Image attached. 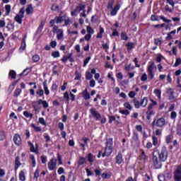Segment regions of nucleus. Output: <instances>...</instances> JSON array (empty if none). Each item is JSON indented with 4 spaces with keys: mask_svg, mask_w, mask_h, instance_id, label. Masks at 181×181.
Wrapping results in <instances>:
<instances>
[{
    "mask_svg": "<svg viewBox=\"0 0 181 181\" xmlns=\"http://www.w3.org/2000/svg\"><path fill=\"white\" fill-rule=\"evenodd\" d=\"M168 155L169 152L165 146L162 147L160 151H155L153 153V163L156 169L160 168V162H165L168 159Z\"/></svg>",
    "mask_w": 181,
    "mask_h": 181,
    "instance_id": "nucleus-1",
    "label": "nucleus"
},
{
    "mask_svg": "<svg viewBox=\"0 0 181 181\" xmlns=\"http://www.w3.org/2000/svg\"><path fill=\"white\" fill-rule=\"evenodd\" d=\"M112 153V140L110 139L106 144V148L105 152L102 154L103 158L104 156H110Z\"/></svg>",
    "mask_w": 181,
    "mask_h": 181,
    "instance_id": "nucleus-2",
    "label": "nucleus"
},
{
    "mask_svg": "<svg viewBox=\"0 0 181 181\" xmlns=\"http://www.w3.org/2000/svg\"><path fill=\"white\" fill-rule=\"evenodd\" d=\"M53 33H57V39L58 40H63L64 35L63 34V29L59 28V27L54 25L52 29Z\"/></svg>",
    "mask_w": 181,
    "mask_h": 181,
    "instance_id": "nucleus-3",
    "label": "nucleus"
},
{
    "mask_svg": "<svg viewBox=\"0 0 181 181\" xmlns=\"http://www.w3.org/2000/svg\"><path fill=\"white\" fill-rule=\"evenodd\" d=\"M165 124L166 120L163 117L155 119L153 122V125H154L155 127H158V128H163V127H165Z\"/></svg>",
    "mask_w": 181,
    "mask_h": 181,
    "instance_id": "nucleus-4",
    "label": "nucleus"
},
{
    "mask_svg": "<svg viewBox=\"0 0 181 181\" xmlns=\"http://www.w3.org/2000/svg\"><path fill=\"white\" fill-rule=\"evenodd\" d=\"M147 70L150 78H153V77H155V71H156V66H155V63L151 62V64L148 66Z\"/></svg>",
    "mask_w": 181,
    "mask_h": 181,
    "instance_id": "nucleus-5",
    "label": "nucleus"
},
{
    "mask_svg": "<svg viewBox=\"0 0 181 181\" xmlns=\"http://www.w3.org/2000/svg\"><path fill=\"white\" fill-rule=\"evenodd\" d=\"M25 14V8H21L18 14L15 17V21L17 23L22 25V19H23V15Z\"/></svg>",
    "mask_w": 181,
    "mask_h": 181,
    "instance_id": "nucleus-6",
    "label": "nucleus"
},
{
    "mask_svg": "<svg viewBox=\"0 0 181 181\" xmlns=\"http://www.w3.org/2000/svg\"><path fill=\"white\" fill-rule=\"evenodd\" d=\"M175 181H181V165H178L174 172Z\"/></svg>",
    "mask_w": 181,
    "mask_h": 181,
    "instance_id": "nucleus-7",
    "label": "nucleus"
},
{
    "mask_svg": "<svg viewBox=\"0 0 181 181\" xmlns=\"http://www.w3.org/2000/svg\"><path fill=\"white\" fill-rule=\"evenodd\" d=\"M57 166V160L56 158H52L48 163L49 170H54Z\"/></svg>",
    "mask_w": 181,
    "mask_h": 181,
    "instance_id": "nucleus-8",
    "label": "nucleus"
},
{
    "mask_svg": "<svg viewBox=\"0 0 181 181\" xmlns=\"http://www.w3.org/2000/svg\"><path fill=\"white\" fill-rule=\"evenodd\" d=\"M66 21V16L56 17L54 20L50 21L51 26H53V24L55 23H63Z\"/></svg>",
    "mask_w": 181,
    "mask_h": 181,
    "instance_id": "nucleus-9",
    "label": "nucleus"
},
{
    "mask_svg": "<svg viewBox=\"0 0 181 181\" xmlns=\"http://www.w3.org/2000/svg\"><path fill=\"white\" fill-rule=\"evenodd\" d=\"M85 8L86 7L84 6H77L74 11L71 12V16H77V15H78V13H80L83 9H85Z\"/></svg>",
    "mask_w": 181,
    "mask_h": 181,
    "instance_id": "nucleus-10",
    "label": "nucleus"
},
{
    "mask_svg": "<svg viewBox=\"0 0 181 181\" xmlns=\"http://www.w3.org/2000/svg\"><path fill=\"white\" fill-rule=\"evenodd\" d=\"M90 112L91 115L94 117V118H95L97 121H100V119H101V115H100V113H98V112H97L95 109L94 108L90 109Z\"/></svg>",
    "mask_w": 181,
    "mask_h": 181,
    "instance_id": "nucleus-11",
    "label": "nucleus"
},
{
    "mask_svg": "<svg viewBox=\"0 0 181 181\" xmlns=\"http://www.w3.org/2000/svg\"><path fill=\"white\" fill-rule=\"evenodd\" d=\"M120 8L121 6H119V4H117L116 6H115L114 8H110V16H115L117 13H118V11H119Z\"/></svg>",
    "mask_w": 181,
    "mask_h": 181,
    "instance_id": "nucleus-12",
    "label": "nucleus"
},
{
    "mask_svg": "<svg viewBox=\"0 0 181 181\" xmlns=\"http://www.w3.org/2000/svg\"><path fill=\"white\" fill-rule=\"evenodd\" d=\"M13 142L17 146L22 144V139L19 134H15L13 136Z\"/></svg>",
    "mask_w": 181,
    "mask_h": 181,
    "instance_id": "nucleus-13",
    "label": "nucleus"
},
{
    "mask_svg": "<svg viewBox=\"0 0 181 181\" xmlns=\"http://www.w3.org/2000/svg\"><path fill=\"white\" fill-rule=\"evenodd\" d=\"M139 160H140V163H145V162L148 160V156L145 155V152L141 151V153L139 157Z\"/></svg>",
    "mask_w": 181,
    "mask_h": 181,
    "instance_id": "nucleus-14",
    "label": "nucleus"
},
{
    "mask_svg": "<svg viewBox=\"0 0 181 181\" xmlns=\"http://www.w3.org/2000/svg\"><path fill=\"white\" fill-rule=\"evenodd\" d=\"M28 146L30 147V152H33L34 153H38L39 151L37 150V147H35L33 144H32L30 141L28 142Z\"/></svg>",
    "mask_w": 181,
    "mask_h": 181,
    "instance_id": "nucleus-15",
    "label": "nucleus"
},
{
    "mask_svg": "<svg viewBox=\"0 0 181 181\" xmlns=\"http://www.w3.org/2000/svg\"><path fill=\"white\" fill-rule=\"evenodd\" d=\"M82 97L87 101L91 98V96L90 95V93H88V90L87 89H85L82 92Z\"/></svg>",
    "mask_w": 181,
    "mask_h": 181,
    "instance_id": "nucleus-16",
    "label": "nucleus"
},
{
    "mask_svg": "<svg viewBox=\"0 0 181 181\" xmlns=\"http://www.w3.org/2000/svg\"><path fill=\"white\" fill-rule=\"evenodd\" d=\"M122 162H124V159L122 158V154L119 153L116 156V163H117V165H121V163H122Z\"/></svg>",
    "mask_w": 181,
    "mask_h": 181,
    "instance_id": "nucleus-17",
    "label": "nucleus"
},
{
    "mask_svg": "<svg viewBox=\"0 0 181 181\" xmlns=\"http://www.w3.org/2000/svg\"><path fill=\"white\" fill-rule=\"evenodd\" d=\"M30 162L32 163L33 168H35L36 166V159L35 158V156H30Z\"/></svg>",
    "mask_w": 181,
    "mask_h": 181,
    "instance_id": "nucleus-18",
    "label": "nucleus"
},
{
    "mask_svg": "<svg viewBox=\"0 0 181 181\" xmlns=\"http://www.w3.org/2000/svg\"><path fill=\"white\" fill-rule=\"evenodd\" d=\"M38 104H42V107L44 108H48L49 107V103L46 100H42V99H40L38 100Z\"/></svg>",
    "mask_w": 181,
    "mask_h": 181,
    "instance_id": "nucleus-19",
    "label": "nucleus"
},
{
    "mask_svg": "<svg viewBox=\"0 0 181 181\" xmlns=\"http://www.w3.org/2000/svg\"><path fill=\"white\" fill-rule=\"evenodd\" d=\"M111 177V173L105 172L102 173V179H110Z\"/></svg>",
    "mask_w": 181,
    "mask_h": 181,
    "instance_id": "nucleus-20",
    "label": "nucleus"
},
{
    "mask_svg": "<svg viewBox=\"0 0 181 181\" xmlns=\"http://www.w3.org/2000/svg\"><path fill=\"white\" fill-rule=\"evenodd\" d=\"M140 105L141 107H146L148 105V98H144L140 103Z\"/></svg>",
    "mask_w": 181,
    "mask_h": 181,
    "instance_id": "nucleus-21",
    "label": "nucleus"
},
{
    "mask_svg": "<svg viewBox=\"0 0 181 181\" xmlns=\"http://www.w3.org/2000/svg\"><path fill=\"white\" fill-rule=\"evenodd\" d=\"M154 94H155V95H156V97H158V100H160L161 94H162V92L160 91V90L155 89L154 90Z\"/></svg>",
    "mask_w": 181,
    "mask_h": 181,
    "instance_id": "nucleus-22",
    "label": "nucleus"
},
{
    "mask_svg": "<svg viewBox=\"0 0 181 181\" xmlns=\"http://www.w3.org/2000/svg\"><path fill=\"white\" fill-rule=\"evenodd\" d=\"M30 71H32V67L27 68L23 71L21 76H28Z\"/></svg>",
    "mask_w": 181,
    "mask_h": 181,
    "instance_id": "nucleus-23",
    "label": "nucleus"
},
{
    "mask_svg": "<svg viewBox=\"0 0 181 181\" xmlns=\"http://www.w3.org/2000/svg\"><path fill=\"white\" fill-rule=\"evenodd\" d=\"M19 179L21 181H25L26 180V177L25 176V171L20 172Z\"/></svg>",
    "mask_w": 181,
    "mask_h": 181,
    "instance_id": "nucleus-24",
    "label": "nucleus"
},
{
    "mask_svg": "<svg viewBox=\"0 0 181 181\" xmlns=\"http://www.w3.org/2000/svg\"><path fill=\"white\" fill-rule=\"evenodd\" d=\"M177 117V113H176V112L173 111L170 113V119H172L173 121H176V118Z\"/></svg>",
    "mask_w": 181,
    "mask_h": 181,
    "instance_id": "nucleus-25",
    "label": "nucleus"
},
{
    "mask_svg": "<svg viewBox=\"0 0 181 181\" xmlns=\"http://www.w3.org/2000/svg\"><path fill=\"white\" fill-rule=\"evenodd\" d=\"M33 7H32V5H29L26 8V13L27 15H30V13H33Z\"/></svg>",
    "mask_w": 181,
    "mask_h": 181,
    "instance_id": "nucleus-26",
    "label": "nucleus"
},
{
    "mask_svg": "<svg viewBox=\"0 0 181 181\" xmlns=\"http://www.w3.org/2000/svg\"><path fill=\"white\" fill-rule=\"evenodd\" d=\"M43 86H44L45 94L46 95H49V94H50V91L49 90V88L47 87V85H46L45 82L43 83Z\"/></svg>",
    "mask_w": 181,
    "mask_h": 181,
    "instance_id": "nucleus-27",
    "label": "nucleus"
},
{
    "mask_svg": "<svg viewBox=\"0 0 181 181\" xmlns=\"http://www.w3.org/2000/svg\"><path fill=\"white\" fill-rule=\"evenodd\" d=\"M172 139H173V136H172V135L166 136V137H165L166 144H171L172 143Z\"/></svg>",
    "mask_w": 181,
    "mask_h": 181,
    "instance_id": "nucleus-28",
    "label": "nucleus"
},
{
    "mask_svg": "<svg viewBox=\"0 0 181 181\" xmlns=\"http://www.w3.org/2000/svg\"><path fill=\"white\" fill-rule=\"evenodd\" d=\"M103 35H104V28H100V32L98 33L96 37H98V39H101L103 37Z\"/></svg>",
    "mask_w": 181,
    "mask_h": 181,
    "instance_id": "nucleus-29",
    "label": "nucleus"
},
{
    "mask_svg": "<svg viewBox=\"0 0 181 181\" xmlns=\"http://www.w3.org/2000/svg\"><path fill=\"white\" fill-rule=\"evenodd\" d=\"M127 50L128 52L132 50L133 47H134L135 44H134V42H128L127 45Z\"/></svg>",
    "mask_w": 181,
    "mask_h": 181,
    "instance_id": "nucleus-30",
    "label": "nucleus"
},
{
    "mask_svg": "<svg viewBox=\"0 0 181 181\" xmlns=\"http://www.w3.org/2000/svg\"><path fill=\"white\" fill-rule=\"evenodd\" d=\"M32 59L34 63H37V62L40 60V57L38 54H35L34 56H33Z\"/></svg>",
    "mask_w": 181,
    "mask_h": 181,
    "instance_id": "nucleus-31",
    "label": "nucleus"
},
{
    "mask_svg": "<svg viewBox=\"0 0 181 181\" xmlns=\"http://www.w3.org/2000/svg\"><path fill=\"white\" fill-rule=\"evenodd\" d=\"M64 22V25L63 26H69V25H71L73 23V22L70 20V18H66V17Z\"/></svg>",
    "mask_w": 181,
    "mask_h": 181,
    "instance_id": "nucleus-32",
    "label": "nucleus"
},
{
    "mask_svg": "<svg viewBox=\"0 0 181 181\" xmlns=\"http://www.w3.org/2000/svg\"><path fill=\"white\" fill-rule=\"evenodd\" d=\"M6 15L8 16L11 13V5L7 4L5 6Z\"/></svg>",
    "mask_w": 181,
    "mask_h": 181,
    "instance_id": "nucleus-33",
    "label": "nucleus"
},
{
    "mask_svg": "<svg viewBox=\"0 0 181 181\" xmlns=\"http://www.w3.org/2000/svg\"><path fill=\"white\" fill-rule=\"evenodd\" d=\"M124 108H127V110H132V105L129 103V102H126L124 103Z\"/></svg>",
    "mask_w": 181,
    "mask_h": 181,
    "instance_id": "nucleus-34",
    "label": "nucleus"
},
{
    "mask_svg": "<svg viewBox=\"0 0 181 181\" xmlns=\"http://www.w3.org/2000/svg\"><path fill=\"white\" fill-rule=\"evenodd\" d=\"M8 75L10 77H11V78H16V72H15L13 70L10 71Z\"/></svg>",
    "mask_w": 181,
    "mask_h": 181,
    "instance_id": "nucleus-35",
    "label": "nucleus"
},
{
    "mask_svg": "<svg viewBox=\"0 0 181 181\" xmlns=\"http://www.w3.org/2000/svg\"><path fill=\"white\" fill-rule=\"evenodd\" d=\"M86 30L88 35H94V30L91 27L87 26Z\"/></svg>",
    "mask_w": 181,
    "mask_h": 181,
    "instance_id": "nucleus-36",
    "label": "nucleus"
},
{
    "mask_svg": "<svg viewBox=\"0 0 181 181\" xmlns=\"http://www.w3.org/2000/svg\"><path fill=\"white\" fill-rule=\"evenodd\" d=\"M125 70L127 71H131L134 70V66H132L131 64H127V65H125Z\"/></svg>",
    "mask_w": 181,
    "mask_h": 181,
    "instance_id": "nucleus-37",
    "label": "nucleus"
},
{
    "mask_svg": "<svg viewBox=\"0 0 181 181\" xmlns=\"http://www.w3.org/2000/svg\"><path fill=\"white\" fill-rule=\"evenodd\" d=\"M31 127L32 128H33L35 129V131H36L37 132H40V131H42V128H40V127H37L36 125H35V124H31Z\"/></svg>",
    "mask_w": 181,
    "mask_h": 181,
    "instance_id": "nucleus-38",
    "label": "nucleus"
},
{
    "mask_svg": "<svg viewBox=\"0 0 181 181\" xmlns=\"http://www.w3.org/2000/svg\"><path fill=\"white\" fill-rule=\"evenodd\" d=\"M39 173H40V170H39V168H37L34 173V179H38Z\"/></svg>",
    "mask_w": 181,
    "mask_h": 181,
    "instance_id": "nucleus-39",
    "label": "nucleus"
},
{
    "mask_svg": "<svg viewBox=\"0 0 181 181\" xmlns=\"http://www.w3.org/2000/svg\"><path fill=\"white\" fill-rule=\"evenodd\" d=\"M25 49H26V41L25 39H23L20 47V50H24Z\"/></svg>",
    "mask_w": 181,
    "mask_h": 181,
    "instance_id": "nucleus-40",
    "label": "nucleus"
},
{
    "mask_svg": "<svg viewBox=\"0 0 181 181\" xmlns=\"http://www.w3.org/2000/svg\"><path fill=\"white\" fill-rule=\"evenodd\" d=\"M114 6V0H110L107 4V9H112Z\"/></svg>",
    "mask_w": 181,
    "mask_h": 181,
    "instance_id": "nucleus-41",
    "label": "nucleus"
},
{
    "mask_svg": "<svg viewBox=\"0 0 181 181\" xmlns=\"http://www.w3.org/2000/svg\"><path fill=\"white\" fill-rule=\"evenodd\" d=\"M78 163V165H84V163H86V158H84V157H79Z\"/></svg>",
    "mask_w": 181,
    "mask_h": 181,
    "instance_id": "nucleus-42",
    "label": "nucleus"
},
{
    "mask_svg": "<svg viewBox=\"0 0 181 181\" xmlns=\"http://www.w3.org/2000/svg\"><path fill=\"white\" fill-rule=\"evenodd\" d=\"M23 115L25 116L26 118H32V117H33V115L28 111H25Z\"/></svg>",
    "mask_w": 181,
    "mask_h": 181,
    "instance_id": "nucleus-43",
    "label": "nucleus"
},
{
    "mask_svg": "<svg viewBox=\"0 0 181 181\" xmlns=\"http://www.w3.org/2000/svg\"><path fill=\"white\" fill-rule=\"evenodd\" d=\"M52 57L57 58L60 57V52L59 51H55L52 53Z\"/></svg>",
    "mask_w": 181,
    "mask_h": 181,
    "instance_id": "nucleus-44",
    "label": "nucleus"
},
{
    "mask_svg": "<svg viewBox=\"0 0 181 181\" xmlns=\"http://www.w3.org/2000/svg\"><path fill=\"white\" fill-rule=\"evenodd\" d=\"M21 93H22V90H21V88H17V89L14 91V96H15V97H18V95H21Z\"/></svg>",
    "mask_w": 181,
    "mask_h": 181,
    "instance_id": "nucleus-45",
    "label": "nucleus"
},
{
    "mask_svg": "<svg viewBox=\"0 0 181 181\" xmlns=\"http://www.w3.org/2000/svg\"><path fill=\"white\" fill-rule=\"evenodd\" d=\"M119 112L120 114H122V115H129V111L127 110H119Z\"/></svg>",
    "mask_w": 181,
    "mask_h": 181,
    "instance_id": "nucleus-46",
    "label": "nucleus"
},
{
    "mask_svg": "<svg viewBox=\"0 0 181 181\" xmlns=\"http://www.w3.org/2000/svg\"><path fill=\"white\" fill-rule=\"evenodd\" d=\"M86 80H91L93 78V75L90 73V71L86 72Z\"/></svg>",
    "mask_w": 181,
    "mask_h": 181,
    "instance_id": "nucleus-47",
    "label": "nucleus"
},
{
    "mask_svg": "<svg viewBox=\"0 0 181 181\" xmlns=\"http://www.w3.org/2000/svg\"><path fill=\"white\" fill-rule=\"evenodd\" d=\"M39 122H40V124H41V125H44L45 127H46V121L45 120V118L40 117Z\"/></svg>",
    "mask_w": 181,
    "mask_h": 181,
    "instance_id": "nucleus-48",
    "label": "nucleus"
},
{
    "mask_svg": "<svg viewBox=\"0 0 181 181\" xmlns=\"http://www.w3.org/2000/svg\"><path fill=\"white\" fill-rule=\"evenodd\" d=\"M37 95H40V97H43V94H44L43 89L42 88L38 89L37 90Z\"/></svg>",
    "mask_w": 181,
    "mask_h": 181,
    "instance_id": "nucleus-49",
    "label": "nucleus"
},
{
    "mask_svg": "<svg viewBox=\"0 0 181 181\" xmlns=\"http://www.w3.org/2000/svg\"><path fill=\"white\" fill-rule=\"evenodd\" d=\"M16 169H18V168H19V166H21V161L19 160V157H16Z\"/></svg>",
    "mask_w": 181,
    "mask_h": 181,
    "instance_id": "nucleus-50",
    "label": "nucleus"
},
{
    "mask_svg": "<svg viewBox=\"0 0 181 181\" xmlns=\"http://www.w3.org/2000/svg\"><path fill=\"white\" fill-rule=\"evenodd\" d=\"M134 104L135 108H139L141 107V103H139V101L136 100H134Z\"/></svg>",
    "mask_w": 181,
    "mask_h": 181,
    "instance_id": "nucleus-51",
    "label": "nucleus"
},
{
    "mask_svg": "<svg viewBox=\"0 0 181 181\" xmlns=\"http://www.w3.org/2000/svg\"><path fill=\"white\" fill-rule=\"evenodd\" d=\"M180 64H181V59L177 58L174 66H175V67H177V66H180Z\"/></svg>",
    "mask_w": 181,
    "mask_h": 181,
    "instance_id": "nucleus-52",
    "label": "nucleus"
},
{
    "mask_svg": "<svg viewBox=\"0 0 181 181\" xmlns=\"http://www.w3.org/2000/svg\"><path fill=\"white\" fill-rule=\"evenodd\" d=\"M121 38L122 39V40H128V35H127L125 33H122L121 34Z\"/></svg>",
    "mask_w": 181,
    "mask_h": 181,
    "instance_id": "nucleus-53",
    "label": "nucleus"
},
{
    "mask_svg": "<svg viewBox=\"0 0 181 181\" xmlns=\"http://www.w3.org/2000/svg\"><path fill=\"white\" fill-rule=\"evenodd\" d=\"M160 19H161V21H163V22H165L166 23H170V22H172L170 20H168V18L162 16H160Z\"/></svg>",
    "mask_w": 181,
    "mask_h": 181,
    "instance_id": "nucleus-54",
    "label": "nucleus"
},
{
    "mask_svg": "<svg viewBox=\"0 0 181 181\" xmlns=\"http://www.w3.org/2000/svg\"><path fill=\"white\" fill-rule=\"evenodd\" d=\"M91 59V57H88L83 62V67H86L87 66V64H88V62H90V59Z\"/></svg>",
    "mask_w": 181,
    "mask_h": 181,
    "instance_id": "nucleus-55",
    "label": "nucleus"
},
{
    "mask_svg": "<svg viewBox=\"0 0 181 181\" xmlns=\"http://www.w3.org/2000/svg\"><path fill=\"white\" fill-rule=\"evenodd\" d=\"M151 19L153 22H155L156 21H159V17L158 16L152 15Z\"/></svg>",
    "mask_w": 181,
    "mask_h": 181,
    "instance_id": "nucleus-56",
    "label": "nucleus"
},
{
    "mask_svg": "<svg viewBox=\"0 0 181 181\" xmlns=\"http://www.w3.org/2000/svg\"><path fill=\"white\" fill-rule=\"evenodd\" d=\"M141 80L142 81H146L148 80V75H146V74H144L141 77Z\"/></svg>",
    "mask_w": 181,
    "mask_h": 181,
    "instance_id": "nucleus-57",
    "label": "nucleus"
},
{
    "mask_svg": "<svg viewBox=\"0 0 181 181\" xmlns=\"http://www.w3.org/2000/svg\"><path fill=\"white\" fill-rule=\"evenodd\" d=\"M41 162L42 163H46V162H47V157L46 156H42Z\"/></svg>",
    "mask_w": 181,
    "mask_h": 181,
    "instance_id": "nucleus-58",
    "label": "nucleus"
},
{
    "mask_svg": "<svg viewBox=\"0 0 181 181\" xmlns=\"http://www.w3.org/2000/svg\"><path fill=\"white\" fill-rule=\"evenodd\" d=\"M90 87L94 88L95 87V81L94 79L90 80L89 82Z\"/></svg>",
    "mask_w": 181,
    "mask_h": 181,
    "instance_id": "nucleus-59",
    "label": "nucleus"
},
{
    "mask_svg": "<svg viewBox=\"0 0 181 181\" xmlns=\"http://www.w3.org/2000/svg\"><path fill=\"white\" fill-rule=\"evenodd\" d=\"M153 145H154V146H156V145H158V138H156V136H153Z\"/></svg>",
    "mask_w": 181,
    "mask_h": 181,
    "instance_id": "nucleus-60",
    "label": "nucleus"
},
{
    "mask_svg": "<svg viewBox=\"0 0 181 181\" xmlns=\"http://www.w3.org/2000/svg\"><path fill=\"white\" fill-rule=\"evenodd\" d=\"M135 95H136V93L134 91H131L129 93V97H130V98H134Z\"/></svg>",
    "mask_w": 181,
    "mask_h": 181,
    "instance_id": "nucleus-61",
    "label": "nucleus"
},
{
    "mask_svg": "<svg viewBox=\"0 0 181 181\" xmlns=\"http://www.w3.org/2000/svg\"><path fill=\"white\" fill-rule=\"evenodd\" d=\"M6 25V23H5V21L0 20V28H5Z\"/></svg>",
    "mask_w": 181,
    "mask_h": 181,
    "instance_id": "nucleus-62",
    "label": "nucleus"
},
{
    "mask_svg": "<svg viewBox=\"0 0 181 181\" xmlns=\"http://www.w3.org/2000/svg\"><path fill=\"white\" fill-rule=\"evenodd\" d=\"M62 173H64V168H63L62 167H60L58 169V175H62Z\"/></svg>",
    "mask_w": 181,
    "mask_h": 181,
    "instance_id": "nucleus-63",
    "label": "nucleus"
},
{
    "mask_svg": "<svg viewBox=\"0 0 181 181\" xmlns=\"http://www.w3.org/2000/svg\"><path fill=\"white\" fill-rule=\"evenodd\" d=\"M95 173L96 176H100L101 175V170L95 169Z\"/></svg>",
    "mask_w": 181,
    "mask_h": 181,
    "instance_id": "nucleus-64",
    "label": "nucleus"
}]
</instances>
